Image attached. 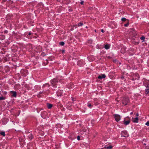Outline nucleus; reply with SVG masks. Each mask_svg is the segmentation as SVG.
I'll list each match as a JSON object with an SVG mask.
<instances>
[{"label": "nucleus", "instance_id": "cd10ccee", "mask_svg": "<svg viewBox=\"0 0 149 149\" xmlns=\"http://www.w3.org/2000/svg\"><path fill=\"white\" fill-rule=\"evenodd\" d=\"M101 32H102V33L104 32V31L103 29H102V30H101Z\"/></svg>", "mask_w": 149, "mask_h": 149}, {"label": "nucleus", "instance_id": "20e7f679", "mask_svg": "<svg viewBox=\"0 0 149 149\" xmlns=\"http://www.w3.org/2000/svg\"><path fill=\"white\" fill-rule=\"evenodd\" d=\"M130 119L129 118H125L124 120V124L125 125H128L130 122Z\"/></svg>", "mask_w": 149, "mask_h": 149}, {"label": "nucleus", "instance_id": "5701e85b", "mask_svg": "<svg viewBox=\"0 0 149 149\" xmlns=\"http://www.w3.org/2000/svg\"><path fill=\"white\" fill-rule=\"evenodd\" d=\"M110 45L106 44L105 45H104V47H110Z\"/></svg>", "mask_w": 149, "mask_h": 149}, {"label": "nucleus", "instance_id": "4468645a", "mask_svg": "<svg viewBox=\"0 0 149 149\" xmlns=\"http://www.w3.org/2000/svg\"><path fill=\"white\" fill-rule=\"evenodd\" d=\"M145 38L144 36H142L140 38V39L142 40V42H143L144 41Z\"/></svg>", "mask_w": 149, "mask_h": 149}, {"label": "nucleus", "instance_id": "1a4fd4ad", "mask_svg": "<svg viewBox=\"0 0 149 149\" xmlns=\"http://www.w3.org/2000/svg\"><path fill=\"white\" fill-rule=\"evenodd\" d=\"M12 96L14 97H15L16 96V93L15 91H11Z\"/></svg>", "mask_w": 149, "mask_h": 149}, {"label": "nucleus", "instance_id": "4c0bfd02", "mask_svg": "<svg viewBox=\"0 0 149 149\" xmlns=\"http://www.w3.org/2000/svg\"><path fill=\"white\" fill-rule=\"evenodd\" d=\"M86 28H87V26H86Z\"/></svg>", "mask_w": 149, "mask_h": 149}, {"label": "nucleus", "instance_id": "4be33fe9", "mask_svg": "<svg viewBox=\"0 0 149 149\" xmlns=\"http://www.w3.org/2000/svg\"><path fill=\"white\" fill-rule=\"evenodd\" d=\"M4 99V98L3 97H0V100H2Z\"/></svg>", "mask_w": 149, "mask_h": 149}, {"label": "nucleus", "instance_id": "412c9836", "mask_svg": "<svg viewBox=\"0 0 149 149\" xmlns=\"http://www.w3.org/2000/svg\"><path fill=\"white\" fill-rule=\"evenodd\" d=\"M146 125H147V126H149V121H148V122H147L146 123Z\"/></svg>", "mask_w": 149, "mask_h": 149}, {"label": "nucleus", "instance_id": "c85d7f7f", "mask_svg": "<svg viewBox=\"0 0 149 149\" xmlns=\"http://www.w3.org/2000/svg\"><path fill=\"white\" fill-rule=\"evenodd\" d=\"M75 28L77 27V25H75L74 26Z\"/></svg>", "mask_w": 149, "mask_h": 149}, {"label": "nucleus", "instance_id": "423d86ee", "mask_svg": "<svg viewBox=\"0 0 149 149\" xmlns=\"http://www.w3.org/2000/svg\"><path fill=\"white\" fill-rule=\"evenodd\" d=\"M106 77L105 75L104 74H102L98 76V79H102V78H105Z\"/></svg>", "mask_w": 149, "mask_h": 149}, {"label": "nucleus", "instance_id": "a878e982", "mask_svg": "<svg viewBox=\"0 0 149 149\" xmlns=\"http://www.w3.org/2000/svg\"><path fill=\"white\" fill-rule=\"evenodd\" d=\"M84 2L83 1H81V2L80 3L81 5H83V4Z\"/></svg>", "mask_w": 149, "mask_h": 149}, {"label": "nucleus", "instance_id": "aec40b11", "mask_svg": "<svg viewBox=\"0 0 149 149\" xmlns=\"http://www.w3.org/2000/svg\"><path fill=\"white\" fill-rule=\"evenodd\" d=\"M121 20L123 21H125L126 20V19L125 18H122Z\"/></svg>", "mask_w": 149, "mask_h": 149}, {"label": "nucleus", "instance_id": "7ed1b4c3", "mask_svg": "<svg viewBox=\"0 0 149 149\" xmlns=\"http://www.w3.org/2000/svg\"><path fill=\"white\" fill-rule=\"evenodd\" d=\"M57 81L56 79H54L52 80L51 81V83L52 85V86H55L56 85L57 83Z\"/></svg>", "mask_w": 149, "mask_h": 149}, {"label": "nucleus", "instance_id": "9b49d317", "mask_svg": "<svg viewBox=\"0 0 149 149\" xmlns=\"http://www.w3.org/2000/svg\"><path fill=\"white\" fill-rule=\"evenodd\" d=\"M130 30L131 31L130 32H132V33L135 34L136 33L135 31L133 29H130Z\"/></svg>", "mask_w": 149, "mask_h": 149}, {"label": "nucleus", "instance_id": "9d476101", "mask_svg": "<svg viewBox=\"0 0 149 149\" xmlns=\"http://www.w3.org/2000/svg\"><path fill=\"white\" fill-rule=\"evenodd\" d=\"M47 107L49 109H50L52 107V105L51 104H47Z\"/></svg>", "mask_w": 149, "mask_h": 149}, {"label": "nucleus", "instance_id": "f03ea898", "mask_svg": "<svg viewBox=\"0 0 149 149\" xmlns=\"http://www.w3.org/2000/svg\"><path fill=\"white\" fill-rule=\"evenodd\" d=\"M122 103L124 105H126L129 102V99L127 97L124 98L122 101Z\"/></svg>", "mask_w": 149, "mask_h": 149}, {"label": "nucleus", "instance_id": "f8f14e48", "mask_svg": "<svg viewBox=\"0 0 149 149\" xmlns=\"http://www.w3.org/2000/svg\"><path fill=\"white\" fill-rule=\"evenodd\" d=\"M29 137L30 140H31L33 138V136L31 134H30V135L29 136Z\"/></svg>", "mask_w": 149, "mask_h": 149}, {"label": "nucleus", "instance_id": "2f4dec72", "mask_svg": "<svg viewBox=\"0 0 149 149\" xmlns=\"http://www.w3.org/2000/svg\"><path fill=\"white\" fill-rule=\"evenodd\" d=\"M136 116H139V114L138 113H137L136 115Z\"/></svg>", "mask_w": 149, "mask_h": 149}, {"label": "nucleus", "instance_id": "6e6552de", "mask_svg": "<svg viewBox=\"0 0 149 149\" xmlns=\"http://www.w3.org/2000/svg\"><path fill=\"white\" fill-rule=\"evenodd\" d=\"M63 94V91L60 90L57 92V94L58 96H61Z\"/></svg>", "mask_w": 149, "mask_h": 149}, {"label": "nucleus", "instance_id": "39448f33", "mask_svg": "<svg viewBox=\"0 0 149 149\" xmlns=\"http://www.w3.org/2000/svg\"><path fill=\"white\" fill-rule=\"evenodd\" d=\"M114 118H115V120L117 122L118 121L120 120V116L117 114L114 115Z\"/></svg>", "mask_w": 149, "mask_h": 149}, {"label": "nucleus", "instance_id": "dca6fc26", "mask_svg": "<svg viewBox=\"0 0 149 149\" xmlns=\"http://www.w3.org/2000/svg\"><path fill=\"white\" fill-rule=\"evenodd\" d=\"M0 134L1 135L5 136V133L4 132H0Z\"/></svg>", "mask_w": 149, "mask_h": 149}, {"label": "nucleus", "instance_id": "f704fd0d", "mask_svg": "<svg viewBox=\"0 0 149 149\" xmlns=\"http://www.w3.org/2000/svg\"><path fill=\"white\" fill-rule=\"evenodd\" d=\"M127 135H126L125 136H124V137H126L127 136Z\"/></svg>", "mask_w": 149, "mask_h": 149}, {"label": "nucleus", "instance_id": "c9c22d12", "mask_svg": "<svg viewBox=\"0 0 149 149\" xmlns=\"http://www.w3.org/2000/svg\"><path fill=\"white\" fill-rule=\"evenodd\" d=\"M29 46H31V44H29Z\"/></svg>", "mask_w": 149, "mask_h": 149}, {"label": "nucleus", "instance_id": "6ab92c4d", "mask_svg": "<svg viewBox=\"0 0 149 149\" xmlns=\"http://www.w3.org/2000/svg\"><path fill=\"white\" fill-rule=\"evenodd\" d=\"M49 85L48 84H46L44 85L43 86V87H45V86H48V87H49Z\"/></svg>", "mask_w": 149, "mask_h": 149}, {"label": "nucleus", "instance_id": "f257e3e1", "mask_svg": "<svg viewBox=\"0 0 149 149\" xmlns=\"http://www.w3.org/2000/svg\"><path fill=\"white\" fill-rule=\"evenodd\" d=\"M144 85L146 87V93L148 94L149 93V83L148 81L146 80L144 81Z\"/></svg>", "mask_w": 149, "mask_h": 149}, {"label": "nucleus", "instance_id": "473e14b6", "mask_svg": "<svg viewBox=\"0 0 149 149\" xmlns=\"http://www.w3.org/2000/svg\"><path fill=\"white\" fill-rule=\"evenodd\" d=\"M133 113V112H132L130 113V114H132Z\"/></svg>", "mask_w": 149, "mask_h": 149}, {"label": "nucleus", "instance_id": "e433bc0d", "mask_svg": "<svg viewBox=\"0 0 149 149\" xmlns=\"http://www.w3.org/2000/svg\"><path fill=\"white\" fill-rule=\"evenodd\" d=\"M95 32H96V30H95Z\"/></svg>", "mask_w": 149, "mask_h": 149}, {"label": "nucleus", "instance_id": "393cba45", "mask_svg": "<svg viewBox=\"0 0 149 149\" xmlns=\"http://www.w3.org/2000/svg\"><path fill=\"white\" fill-rule=\"evenodd\" d=\"M77 139L78 140H79L80 139V137L79 136H78L77 137Z\"/></svg>", "mask_w": 149, "mask_h": 149}, {"label": "nucleus", "instance_id": "0eeeda50", "mask_svg": "<svg viewBox=\"0 0 149 149\" xmlns=\"http://www.w3.org/2000/svg\"><path fill=\"white\" fill-rule=\"evenodd\" d=\"M132 121L134 123H138V118L137 117L135 118H133L132 119Z\"/></svg>", "mask_w": 149, "mask_h": 149}, {"label": "nucleus", "instance_id": "7c9ffc66", "mask_svg": "<svg viewBox=\"0 0 149 149\" xmlns=\"http://www.w3.org/2000/svg\"><path fill=\"white\" fill-rule=\"evenodd\" d=\"M64 52H65L64 50H62V52H63V53H64Z\"/></svg>", "mask_w": 149, "mask_h": 149}, {"label": "nucleus", "instance_id": "c756f323", "mask_svg": "<svg viewBox=\"0 0 149 149\" xmlns=\"http://www.w3.org/2000/svg\"><path fill=\"white\" fill-rule=\"evenodd\" d=\"M89 42H90V43H91L92 42V40H89Z\"/></svg>", "mask_w": 149, "mask_h": 149}, {"label": "nucleus", "instance_id": "ddd939ff", "mask_svg": "<svg viewBox=\"0 0 149 149\" xmlns=\"http://www.w3.org/2000/svg\"><path fill=\"white\" fill-rule=\"evenodd\" d=\"M105 148L107 149H111L112 148V146H109L105 147Z\"/></svg>", "mask_w": 149, "mask_h": 149}, {"label": "nucleus", "instance_id": "b1692460", "mask_svg": "<svg viewBox=\"0 0 149 149\" xmlns=\"http://www.w3.org/2000/svg\"><path fill=\"white\" fill-rule=\"evenodd\" d=\"M128 25H129V23H127L125 24L124 25V26H128Z\"/></svg>", "mask_w": 149, "mask_h": 149}, {"label": "nucleus", "instance_id": "72a5a7b5", "mask_svg": "<svg viewBox=\"0 0 149 149\" xmlns=\"http://www.w3.org/2000/svg\"><path fill=\"white\" fill-rule=\"evenodd\" d=\"M29 35H31V33H29Z\"/></svg>", "mask_w": 149, "mask_h": 149}, {"label": "nucleus", "instance_id": "2eb2a0df", "mask_svg": "<svg viewBox=\"0 0 149 149\" xmlns=\"http://www.w3.org/2000/svg\"><path fill=\"white\" fill-rule=\"evenodd\" d=\"M64 42H59V44L61 46H63L64 45Z\"/></svg>", "mask_w": 149, "mask_h": 149}, {"label": "nucleus", "instance_id": "bb28decb", "mask_svg": "<svg viewBox=\"0 0 149 149\" xmlns=\"http://www.w3.org/2000/svg\"><path fill=\"white\" fill-rule=\"evenodd\" d=\"M104 48L106 49H109V47H104Z\"/></svg>", "mask_w": 149, "mask_h": 149}, {"label": "nucleus", "instance_id": "a211bd4d", "mask_svg": "<svg viewBox=\"0 0 149 149\" xmlns=\"http://www.w3.org/2000/svg\"><path fill=\"white\" fill-rule=\"evenodd\" d=\"M83 25V24L82 23L80 22L78 24V26H82Z\"/></svg>", "mask_w": 149, "mask_h": 149}, {"label": "nucleus", "instance_id": "f3484780", "mask_svg": "<svg viewBox=\"0 0 149 149\" xmlns=\"http://www.w3.org/2000/svg\"><path fill=\"white\" fill-rule=\"evenodd\" d=\"M87 105L90 108H91L92 107V105H91V104L89 103H88Z\"/></svg>", "mask_w": 149, "mask_h": 149}]
</instances>
